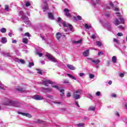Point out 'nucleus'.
Instances as JSON below:
<instances>
[{"label": "nucleus", "instance_id": "f257e3e1", "mask_svg": "<svg viewBox=\"0 0 127 127\" xmlns=\"http://www.w3.org/2000/svg\"><path fill=\"white\" fill-rule=\"evenodd\" d=\"M4 105L6 106H12V107H15V108H19L21 106L19 102L12 101L10 100H7V101L4 103Z\"/></svg>", "mask_w": 127, "mask_h": 127}, {"label": "nucleus", "instance_id": "f03ea898", "mask_svg": "<svg viewBox=\"0 0 127 127\" xmlns=\"http://www.w3.org/2000/svg\"><path fill=\"white\" fill-rule=\"evenodd\" d=\"M57 21L59 23L60 26H62V25H64V27H69L70 30H72L73 26L70 24L66 23V22L65 21H61V17H59L58 18Z\"/></svg>", "mask_w": 127, "mask_h": 127}, {"label": "nucleus", "instance_id": "7ed1b4c3", "mask_svg": "<svg viewBox=\"0 0 127 127\" xmlns=\"http://www.w3.org/2000/svg\"><path fill=\"white\" fill-rule=\"evenodd\" d=\"M82 94V90L78 89L77 90H75L73 93V98L75 100H78V99H80L81 98V96H80V95Z\"/></svg>", "mask_w": 127, "mask_h": 127}, {"label": "nucleus", "instance_id": "20e7f679", "mask_svg": "<svg viewBox=\"0 0 127 127\" xmlns=\"http://www.w3.org/2000/svg\"><path fill=\"white\" fill-rule=\"evenodd\" d=\"M46 56L47 57L49 60H50L52 62H54L55 63H56L57 62H58V61L57 59H55L53 56H52L50 54L47 53L46 55Z\"/></svg>", "mask_w": 127, "mask_h": 127}, {"label": "nucleus", "instance_id": "39448f33", "mask_svg": "<svg viewBox=\"0 0 127 127\" xmlns=\"http://www.w3.org/2000/svg\"><path fill=\"white\" fill-rule=\"evenodd\" d=\"M22 19L24 20V22L26 24H30V21L28 20V17L25 16V15H23L22 16Z\"/></svg>", "mask_w": 127, "mask_h": 127}, {"label": "nucleus", "instance_id": "423d86ee", "mask_svg": "<svg viewBox=\"0 0 127 127\" xmlns=\"http://www.w3.org/2000/svg\"><path fill=\"white\" fill-rule=\"evenodd\" d=\"M52 87L53 88H55V89H57V90H59V91H60L61 93H62V94H61V96H63L64 95V89H61L60 88H59V87H58L57 85H52Z\"/></svg>", "mask_w": 127, "mask_h": 127}, {"label": "nucleus", "instance_id": "0eeeda50", "mask_svg": "<svg viewBox=\"0 0 127 127\" xmlns=\"http://www.w3.org/2000/svg\"><path fill=\"white\" fill-rule=\"evenodd\" d=\"M43 84H44L45 86H48L49 84H53V82L50 80L46 79L43 81Z\"/></svg>", "mask_w": 127, "mask_h": 127}, {"label": "nucleus", "instance_id": "6e6552de", "mask_svg": "<svg viewBox=\"0 0 127 127\" xmlns=\"http://www.w3.org/2000/svg\"><path fill=\"white\" fill-rule=\"evenodd\" d=\"M33 99L37 101H40V100H43V97L39 95H34L33 96Z\"/></svg>", "mask_w": 127, "mask_h": 127}, {"label": "nucleus", "instance_id": "1a4fd4ad", "mask_svg": "<svg viewBox=\"0 0 127 127\" xmlns=\"http://www.w3.org/2000/svg\"><path fill=\"white\" fill-rule=\"evenodd\" d=\"M15 62H17V63H21V64H25V61L21 59H19L18 58H15L14 59Z\"/></svg>", "mask_w": 127, "mask_h": 127}, {"label": "nucleus", "instance_id": "9d476101", "mask_svg": "<svg viewBox=\"0 0 127 127\" xmlns=\"http://www.w3.org/2000/svg\"><path fill=\"white\" fill-rule=\"evenodd\" d=\"M116 14L117 16H119V19H120L121 23L124 24V23H125V19H124V18H122V17L121 16V13L118 12L116 13Z\"/></svg>", "mask_w": 127, "mask_h": 127}, {"label": "nucleus", "instance_id": "9b49d317", "mask_svg": "<svg viewBox=\"0 0 127 127\" xmlns=\"http://www.w3.org/2000/svg\"><path fill=\"white\" fill-rule=\"evenodd\" d=\"M64 11L65 13V14L66 16H67V17H70V16H71V14L69 13V9H68V8L64 9Z\"/></svg>", "mask_w": 127, "mask_h": 127}, {"label": "nucleus", "instance_id": "f8f14e48", "mask_svg": "<svg viewBox=\"0 0 127 127\" xmlns=\"http://www.w3.org/2000/svg\"><path fill=\"white\" fill-rule=\"evenodd\" d=\"M89 50H87L85 51L83 53V56H84L85 57H88V56H89Z\"/></svg>", "mask_w": 127, "mask_h": 127}, {"label": "nucleus", "instance_id": "ddd939ff", "mask_svg": "<svg viewBox=\"0 0 127 127\" xmlns=\"http://www.w3.org/2000/svg\"><path fill=\"white\" fill-rule=\"evenodd\" d=\"M43 9H44V12H45V11H47V10H48V5L47 4V3H45Z\"/></svg>", "mask_w": 127, "mask_h": 127}, {"label": "nucleus", "instance_id": "4468645a", "mask_svg": "<svg viewBox=\"0 0 127 127\" xmlns=\"http://www.w3.org/2000/svg\"><path fill=\"white\" fill-rule=\"evenodd\" d=\"M82 42H83V41L82 40H79L78 41H74L73 43L77 45L79 44V45H81V44H82Z\"/></svg>", "mask_w": 127, "mask_h": 127}, {"label": "nucleus", "instance_id": "2eb2a0df", "mask_svg": "<svg viewBox=\"0 0 127 127\" xmlns=\"http://www.w3.org/2000/svg\"><path fill=\"white\" fill-rule=\"evenodd\" d=\"M113 23L115 24V25H119L121 22L119 21V20H118V19L116 18L114 19Z\"/></svg>", "mask_w": 127, "mask_h": 127}, {"label": "nucleus", "instance_id": "dca6fc26", "mask_svg": "<svg viewBox=\"0 0 127 127\" xmlns=\"http://www.w3.org/2000/svg\"><path fill=\"white\" fill-rule=\"evenodd\" d=\"M91 62L93 63V65H97V64H99L101 61L99 60H97L96 61L92 60Z\"/></svg>", "mask_w": 127, "mask_h": 127}, {"label": "nucleus", "instance_id": "f3484780", "mask_svg": "<svg viewBox=\"0 0 127 127\" xmlns=\"http://www.w3.org/2000/svg\"><path fill=\"white\" fill-rule=\"evenodd\" d=\"M73 19L74 20L77 21V20H81L82 19V17L80 15H77V17L73 16Z\"/></svg>", "mask_w": 127, "mask_h": 127}, {"label": "nucleus", "instance_id": "a211bd4d", "mask_svg": "<svg viewBox=\"0 0 127 127\" xmlns=\"http://www.w3.org/2000/svg\"><path fill=\"white\" fill-rule=\"evenodd\" d=\"M67 67H68V68L70 69V70H75L76 69V67H75V66L71 64H67Z\"/></svg>", "mask_w": 127, "mask_h": 127}, {"label": "nucleus", "instance_id": "6ab92c4d", "mask_svg": "<svg viewBox=\"0 0 127 127\" xmlns=\"http://www.w3.org/2000/svg\"><path fill=\"white\" fill-rule=\"evenodd\" d=\"M1 54H2V55H3V56H5V57H6L7 56L8 57H10V55L8 53H5V52H1Z\"/></svg>", "mask_w": 127, "mask_h": 127}, {"label": "nucleus", "instance_id": "aec40b11", "mask_svg": "<svg viewBox=\"0 0 127 127\" xmlns=\"http://www.w3.org/2000/svg\"><path fill=\"white\" fill-rule=\"evenodd\" d=\"M1 41H2V43H3V44H5V43L7 42V40L6 38L2 37L1 38Z\"/></svg>", "mask_w": 127, "mask_h": 127}, {"label": "nucleus", "instance_id": "412c9836", "mask_svg": "<svg viewBox=\"0 0 127 127\" xmlns=\"http://www.w3.org/2000/svg\"><path fill=\"white\" fill-rule=\"evenodd\" d=\"M48 15H49V18L50 19H52V20L54 19V16H53V14H52V13H49Z\"/></svg>", "mask_w": 127, "mask_h": 127}, {"label": "nucleus", "instance_id": "4be33fe9", "mask_svg": "<svg viewBox=\"0 0 127 127\" xmlns=\"http://www.w3.org/2000/svg\"><path fill=\"white\" fill-rule=\"evenodd\" d=\"M61 36H62L61 33L58 32L56 34V37L58 40H59V39L61 38Z\"/></svg>", "mask_w": 127, "mask_h": 127}, {"label": "nucleus", "instance_id": "5701e85b", "mask_svg": "<svg viewBox=\"0 0 127 127\" xmlns=\"http://www.w3.org/2000/svg\"><path fill=\"white\" fill-rule=\"evenodd\" d=\"M113 63H117V57L113 56L112 59Z\"/></svg>", "mask_w": 127, "mask_h": 127}, {"label": "nucleus", "instance_id": "b1692460", "mask_svg": "<svg viewBox=\"0 0 127 127\" xmlns=\"http://www.w3.org/2000/svg\"><path fill=\"white\" fill-rule=\"evenodd\" d=\"M21 115H22V116H24L25 117H27L28 118H31V115L29 114L21 113Z\"/></svg>", "mask_w": 127, "mask_h": 127}, {"label": "nucleus", "instance_id": "393cba45", "mask_svg": "<svg viewBox=\"0 0 127 127\" xmlns=\"http://www.w3.org/2000/svg\"><path fill=\"white\" fill-rule=\"evenodd\" d=\"M0 89H2L3 90H5L6 89V87L4 86L3 84H1V82L0 81Z\"/></svg>", "mask_w": 127, "mask_h": 127}, {"label": "nucleus", "instance_id": "a878e982", "mask_svg": "<svg viewBox=\"0 0 127 127\" xmlns=\"http://www.w3.org/2000/svg\"><path fill=\"white\" fill-rule=\"evenodd\" d=\"M22 42H23L25 44H27L28 42V39L26 38H24L22 39Z\"/></svg>", "mask_w": 127, "mask_h": 127}, {"label": "nucleus", "instance_id": "bb28decb", "mask_svg": "<svg viewBox=\"0 0 127 127\" xmlns=\"http://www.w3.org/2000/svg\"><path fill=\"white\" fill-rule=\"evenodd\" d=\"M0 31L2 33H5L6 32V29H5V28H2L0 29Z\"/></svg>", "mask_w": 127, "mask_h": 127}, {"label": "nucleus", "instance_id": "cd10ccee", "mask_svg": "<svg viewBox=\"0 0 127 127\" xmlns=\"http://www.w3.org/2000/svg\"><path fill=\"white\" fill-rule=\"evenodd\" d=\"M67 76H68V77H69V78H71V79H72L73 80H76V78L75 77V76L68 73L67 74Z\"/></svg>", "mask_w": 127, "mask_h": 127}, {"label": "nucleus", "instance_id": "c85d7f7f", "mask_svg": "<svg viewBox=\"0 0 127 127\" xmlns=\"http://www.w3.org/2000/svg\"><path fill=\"white\" fill-rule=\"evenodd\" d=\"M16 90L18 92H23V89L19 87L16 88Z\"/></svg>", "mask_w": 127, "mask_h": 127}, {"label": "nucleus", "instance_id": "c756f323", "mask_svg": "<svg viewBox=\"0 0 127 127\" xmlns=\"http://www.w3.org/2000/svg\"><path fill=\"white\" fill-rule=\"evenodd\" d=\"M85 126V124L84 123H79L77 125V127H83Z\"/></svg>", "mask_w": 127, "mask_h": 127}, {"label": "nucleus", "instance_id": "7c9ffc66", "mask_svg": "<svg viewBox=\"0 0 127 127\" xmlns=\"http://www.w3.org/2000/svg\"><path fill=\"white\" fill-rule=\"evenodd\" d=\"M95 108L94 107L91 106L89 108L88 111H95Z\"/></svg>", "mask_w": 127, "mask_h": 127}, {"label": "nucleus", "instance_id": "2f4dec72", "mask_svg": "<svg viewBox=\"0 0 127 127\" xmlns=\"http://www.w3.org/2000/svg\"><path fill=\"white\" fill-rule=\"evenodd\" d=\"M31 4H30V2L27 1L25 3V6H26V7H28V6H30Z\"/></svg>", "mask_w": 127, "mask_h": 127}, {"label": "nucleus", "instance_id": "473e14b6", "mask_svg": "<svg viewBox=\"0 0 127 127\" xmlns=\"http://www.w3.org/2000/svg\"><path fill=\"white\" fill-rule=\"evenodd\" d=\"M32 66H34V63H30L29 64L28 67H29V68H31V67H32Z\"/></svg>", "mask_w": 127, "mask_h": 127}, {"label": "nucleus", "instance_id": "72a5a7b5", "mask_svg": "<svg viewBox=\"0 0 127 127\" xmlns=\"http://www.w3.org/2000/svg\"><path fill=\"white\" fill-rule=\"evenodd\" d=\"M84 26L86 29H90L91 28V26L88 25L87 24H85Z\"/></svg>", "mask_w": 127, "mask_h": 127}, {"label": "nucleus", "instance_id": "f704fd0d", "mask_svg": "<svg viewBox=\"0 0 127 127\" xmlns=\"http://www.w3.org/2000/svg\"><path fill=\"white\" fill-rule=\"evenodd\" d=\"M96 44H97V45L98 46H99V47L102 46V43H100V41H97V42H96Z\"/></svg>", "mask_w": 127, "mask_h": 127}, {"label": "nucleus", "instance_id": "c9c22d12", "mask_svg": "<svg viewBox=\"0 0 127 127\" xmlns=\"http://www.w3.org/2000/svg\"><path fill=\"white\" fill-rule=\"evenodd\" d=\"M95 77V75L94 74H89V78L90 79H93V78Z\"/></svg>", "mask_w": 127, "mask_h": 127}, {"label": "nucleus", "instance_id": "e433bc0d", "mask_svg": "<svg viewBox=\"0 0 127 127\" xmlns=\"http://www.w3.org/2000/svg\"><path fill=\"white\" fill-rule=\"evenodd\" d=\"M64 84H69V81L67 79H65L63 82Z\"/></svg>", "mask_w": 127, "mask_h": 127}, {"label": "nucleus", "instance_id": "4c0bfd02", "mask_svg": "<svg viewBox=\"0 0 127 127\" xmlns=\"http://www.w3.org/2000/svg\"><path fill=\"white\" fill-rule=\"evenodd\" d=\"M36 54H37V55H39V57H42V55H43L42 53H40L39 52L36 53Z\"/></svg>", "mask_w": 127, "mask_h": 127}, {"label": "nucleus", "instance_id": "58836bf2", "mask_svg": "<svg viewBox=\"0 0 127 127\" xmlns=\"http://www.w3.org/2000/svg\"><path fill=\"white\" fill-rule=\"evenodd\" d=\"M101 55H104V53L102 51H99L98 52V56H101Z\"/></svg>", "mask_w": 127, "mask_h": 127}, {"label": "nucleus", "instance_id": "ea45409f", "mask_svg": "<svg viewBox=\"0 0 127 127\" xmlns=\"http://www.w3.org/2000/svg\"><path fill=\"white\" fill-rule=\"evenodd\" d=\"M8 8L9 7L7 5H5V10H6V11H8Z\"/></svg>", "mask_w": 127, "mask_h": 127}, {"label": "nucleus", "instance_id": "a19ab883", "mask_svg": "<svg viewBox=\"0 0 127 127\" xmlns=\"http://www.w3.org/2000/svg\"><path fill=\"white\" fill-rule=\"evenodd\" d=\"M96 95L97 96V97H99L101 95V92L100 91H97L96 93Z\"/></svg>", "mask_w": 127, "mask_h": 127}, {"label": "nucleus", "instance_id": "79ce46f5", "mask_svg": "<svg viewBox=\"0 0 127 127\" xmlns=\"http://www.w3.org/2000/svg\"><path fill=\"white\" fill-rule=\"evenodd\" d=\"M37 73L40 75H42V71L41 70H38Z\"/></svg>", "mask_w": 127, "mask_h": 127}, {"label": "nucleus", "instance_id": "37998d69", "mask_svg": "<svg viewBox=\"0 0 127 127\" xmlns=\"http://www.w3.org/2000/svg\"><path fill=\"white\" fill-rule=\"evenodd\" d=\"M8 35L10 36V37H12V36L13 35V33H12V32H10L8 33Z\"/></svg>", "mask_w": 127, "mask_h": 127}, {"label": "nucleus", "instance_id": "c03bdc74", "mask_svg": "<svg viewBox=\"0 0 127 127\" xmlns=\"http://www.w3.org/2000/svg\"><path fill=\"white\" fill-rule=\"evenodd\" d=\"M79 76H80V77H83V76H85V73H79Z\"/></svg>", "mask_w": 127, "mask_h": 127}, {"label": "nucleus", "instance_id": "a18cd8bd", "mask_svg": "<svg viewBox=\"0 0 127 127\" xmlns=\"http://www.w3.org/2000/svg\"><path fill=\"white\" fill-rule=\"evenodd\" d=\"M29 35H30V34H29V33H28V32L25 33V36H28V37H29Z\"/></svg>", "mask_w": 127, "mask_h": 127}, {"label": "nucleus", "instance_id": "49530a36", "mask_svg": "<svg viewBox=\"0 0 127 127\" xmlns=\"http://www.w3.org/2000/svg\"><path fill=\"white\" fill-rule=\"evenodd\" d=\"M118 36H123L124 35L122 33H118L117 34Z\"/></svg>", "mask_w": 127, "mask_h": 127}, {"label": "nucleus", "instance_id": "de8ad7c7", "mask_svg": "<svg viewBox=\"0 0 127 127\" xmlns=\"http://www.w3.org/2000/svg\"><path fill=\"white\" fill-rule=\"evenodd\" d=\"M51 90H52L51 88H46V91L47 92H51Z\"/></svg>", "mask_w": 127, "mask_h": 127}, {"label": "nucleus", "instance_id": "09e8293b", "mask_svg": "<svg viewBox=\"0 0 127 127\" xmlns=\"http://www.w3.org/2000/svg\"><path fill=\"white\" fill-rule=\"evenodd\" d=\"M91 38L92 39H95V38H96V36H95V35H92L91 37Z\"/></svg>", "mask_w": 127, "mask_h": 127}, {"label": "nucleus", "instance_id": "8fccbe9b", "mask_svg": "<svg viewBox=\"0 0 127 127\" xmlns=\"http://www.w3.org/2000/svg\"><path fill=\"white\" fill-rule=\"evenodd\" d=\"M66 96L68 97V98L71 97V93H70V92H68L67 95Z\"/></svg>", "mask_w": 127, "mask_h": 127}, {"label": "nucleus", "instance_id": "3c124183", "mask_svg": "<svg viewBox=\"0 0 127 127\" xmlns=\"http://www.w3.org/2000/svg\"><path fill=\"white\" fill-rule=\"evenodd\" d=\"M75 105H77V106L78 108H80V105H79V103H78V102H77V101L75 102Z\"/></svg>", "mask_w": 127, "mask_h": 127}, {"label": "nucleus", "instance_id": "603ef678", "mask_svg": "<svg viewBox=\"0 0 127 127\" xmlns=\"http://www.w3.org/2000/svg\"><path fill=\"white\" fill-rule=\"evenodd\" d=\"M114 42H115L116 43H119V41H118L117 40V39H114Z\"/></svg>", "mask_w": 127, "mask_h": 127}, {"label": "nucleus", "instance_id": "864d4df0", "mask_svg": "<svg viewBox=\"0 0 127 127\" xmlns=\"http://www.w3.org/2000/svg\"><path fill=\"white\" fill-rule=\"evenodd\" d=\"M112 97H113V98H116V97H117V94H112Z\"/></svg>", "mask_w": 127, "mask_h": 127}, {"label": "nucleus", "instance_id": "5fc2aeb1", "mask_svg": "<svg viewBox=\"0 0 127 127\" xmlns=\"http://www.w3.org/2000/svg\"><path fill=\"white\" fill-rule=\"evenodd\" d=\"M124 76H125V74H124V73H120V76L121 77H123Z\"/></svg>", "mask_w": 127, "mask_h": 127}, {"label": "nucleus", "instance_id": "6e6d98bb", "mask_svg": "<svg viewBox=\"0 0 127 127\" xmlns=\"http://www.w3.org/2000/svg\"><path fill=\"white\" fill-rule=\"evenodd\" d=\"M115 115L116 116H117V117H120V114L119 113V112H116Z\"/></svg>", "mask_w": 127, "mask_h": 127}, {"label": "nucleus", "instance_id": "4d7b16f0", "mask_svg": "<svg viewBox=\"0 0 127 127\" xmlns=\"http://www.w3.org/2000/svg\"><path fill=\"white\" fill-rule=\"evenodd\" d=\"M110 5L112 6V7H114V4H113L112 2L110 3Z\"/></svg>", "mask_w": 127, "mask_h": 127}, {"label": "nucleus", "instance_id": "13d9d810", "mask_svg": "<svg viewBox=\"0 0 127 127\" xmlns=\"http://www.w3.org/2000/svg\"><path fill=\"white\" fill-rule=\"evenodd\" d=\"M114 10H115L116 11H119V8L118 7H115L114 9Z\"/></svg>", "mask_w": 127, "mask_h": 127}, {"label": "nucleus", "instance_id": "bf43d9fd", "mask_svg": "<svg viewBox=\"0 0 127 127\" xmlns=\"http://www.w3.org/2000/svg\"><path fill=\"white\" fill-rule=\"evenodd\" d=\"M47 97L48 98H50V99H53V97L50 95H47Z\"/></svg>", "mask_w": 127, "mask_h": 127}, {"label": "nucleus", "instance_id": "052dcab7", "mask_svg": "<svg viewBox=\"0 0 127 127\" xmlns=\"http://www.w3.org/2000/svg\"><path fill=\"white\" fill-rule=\"evenodd\" d=\"M119 28H120V29H124L125 28L123 26H120Z\"/></svg>", "mask_w": 127, "mask_h": 127}, {"label": "nucleus", "instance_id": "680f3d73", "mask_svg": "<svg viewBox=\"0 0 127 127\" xmlns=\"http://www.w3.org/2000/svg\"><path fill=\"white\" fill-rule=\"evenodd\" d=\"M16 42H17V41H16V40H13L12 41V43H16Z\"/></svg>", "mask_w": 127, "mask_h": 127}, {"label": "nucleus", "instance_id": "e2e57ef3", "mask_svg": "<svg viewBox=\"0 0 127 127\" xmlns=\"http://www.w3.org/2000/svg\"><path fill=\"white\" fill-rule=\"evenodd\" d=\"M41 63L43 65H44V64H45V62L44 61H41Z\"/></svg>", "mask_w": 127, "mask_h": 127}, {"label": "nucleus", "instance_id": "0e129e2a", "mask_svg": "<svg viewBox=\"0 0 127 127\" xmlns=\"http://www.w3.org/2000/svg\"><path fill=\"white\" fill-rule=\"evenodd\" d=\"M96 3H100V0H95Z\"/></svg>", "mask_w": 127, "mask_h": 127}, {"label": "nucleus", "instance_id": "69168bd1", "mask_svg": "<svg viewBox=\"0 0 127 127\" xmlns=\"http://www.w3.org/2000/svg\"><path fill=\"white\" fill-rule=\"evenodd\" d=\"M40 37L42 38V40H45V39H44V37L42 35H40Z\"/></svg>", "mask_w": 127, "mask_h": 127}, {"label": "nucleus", "instance_id": "338daca9", "mask_svg": "<svg viewBox=\"0 0 127 127\" xmlns=\"http://www.w3.org/2000/svg\"><path fill=\"white\" fill-rule=\"evenodd\" d=\"M112 83H113V81H109V82H108V84H109V85H112Z\"/></svg>", "mask_w": 127, "mask_h": 127}, {"label": "nucleus", "instance_id": "774afa93", "mask_svg": "<svg viewBox=\"0 0 127 127\" xmlns=\"http://www.w3.org/2000/svg\"><path fill=\"white\" fill-rule=\"evenodd\" d=\"M55 104H58L59 105H60V104H61V102H55Z\"/></svg>", "mask_w": 127, "mask_h": 127}]
</instances>
